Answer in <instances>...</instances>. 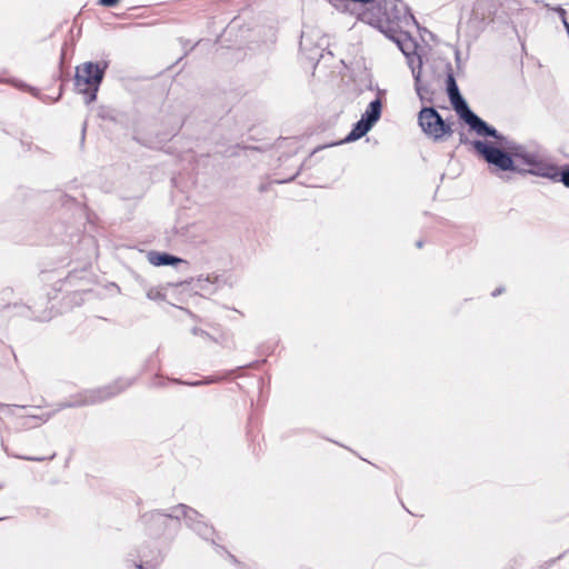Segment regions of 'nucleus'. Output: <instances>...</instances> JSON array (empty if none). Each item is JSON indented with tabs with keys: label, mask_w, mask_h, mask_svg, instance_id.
I'll list each match as a JSON object with an SVG mask.
<instances>
[{
	"label": "nucleus",
	"mask_w": 569,
	"mask_h": 569,
	"mask_svg": "<svg viewBox=\"0 0 569 569\" xmlns=\"http://www.w3.org/2000/svg\"><path fill=\"white\" fill-rule=\"evenodd\" d=\"M399 10L395 0H379L373 10H365L358 13V17L365 23H368L390 38L399 28Z\"/></svg>",
	"instance_id": "f257e3e1"
},
{
	"label": "nucleus",
	"mask_w": 569,
	"mask_h": 569,
	"mask_svg": "<svg viewBox=\"0 0 569 569\" xmlns=\"http://www.w3.org/2000/svg\"><path fill=\"white\" fill-rule=\"evenodd\" d=\"M448 96L451 104L460 118L480 137L500 138L498 131L473 113L461 97L455 79L449 76Z\"/></svg>",
	"instance_id": "f03ea898"
},
{
	"label": "nucleus",
	"mask_w": 569,
	"mask_h": 569,
	"mask_svg": "<svg viewBox=\"0 0 569 569\" xmlns=\"http://www.w3.org/2000/svg\"><path fill=\"white\" fill-rule=\"evenodd\" d=\"M200 515L198 511L184 506L179 505L171 509V512L168 515H164L159 511H151L147 512L142 516V521L152 527V526H162L164 525L169 519H180L183 518L187 522V525L196 530L201 537L208 538V532H211L209 529V526L200 520ZM150 531L152 532V528H150Z\"/></svg>",
	"instance_id": "7ed1b4c3"
},
{
	"label": "nucleus",
	"mask_w": 569,
	"mask_h": 569,
	"mask_svg": "<svg viewBox=\"0 0 569 569\" xmlns=\"http://www.w3.org/2000/svg\"><path fill=\"white\" fill-rule=\"evenodd\" d=\"M472 147L495 170H516L515 157L507 147L499 144L498 139H495V142L475 140L472 141Z\"/></svg>",
	"instance_id": "20e7f679"
},
{
	"label": "nucleus",
	"mask_w": 569,
	"mask_h": 569,
	"mask_svg": "<svg viewBox=\"0 0 569 569\" xmlns=\"http://www.w3.org/2000/svg\"><path fill=\"white\" fill-rule=\"evenodd\" d=\"M107 62H84L76 69V87L79 92L88 96L87 102L96 100L97 92L104 76Z\"/></svg>",
	"instance_id": "39448f33"
},
{
	"label": "nucleus",
	"mask_w": 569,
	"mask_h": 569,
	"mask_svg": "<svg viewBox=\"0 0 569 569\" xmlns=\"http://www.w3.org/2000/svg\"><path fill=\"white\" fill-rule=\"evenodd\" d=\"M419 126L423 133L435 141L451 134L452 130L433 108H422L418 114Z\"/></svg>",
	"instance_id": "423d86ee"
},
{
	"label": "nucleus",
	"mask_w": 569,
	"mask_h": 569,
	"mask_svg": "<svg viewBox=\"0 0 569 569\" xmlns=\"http://www.w3.org/2000/svg\"><path fill=\"white\" fill-rule=\"evenodd\" d=\"M498 136L500 137L497 138L499 144L507 147L515 157V159L528 166L529 169H532L536 166V163L541 161V159L548 154L547 151L541 147L525 146L511 142L508 140L507 137L502 136L499 132Z\"/></svg>",
	"instance_id": "0eeeda50"
},
{
	"label": "nucleus",
	"mask_w": 569,
	"mask_h": 569,
	"mask_svg": "<svg viewBox=\"0 0 569 569\" xmlns=\"http://www.w3.org/2000/svg\"><path fill=\"white\" fill-rule=\"evenodd\" d=\"M381 101L376 99L371 101L361 116V119L353 126L350 133L347 136L346 141H356L366 136L381 116Z\"/></svg>",
	"instance_id": "6e6552de"
},
{
	"label": "nucleus",
	"mask_w": 569,
	"mask_h": 569,
	"mask_svg": "<svg viewBox=\"0 0 569 569\" xmlns=\"http://www.w3.org/2000/svg\"><path fill=\"white\" fill-rule=\"evenodd\" d=\"M527 172L532 176L547 178L552 181H558L559 179V168L549 154L536 163L532 169H528Z\"/></svg>",
	"instance_id": "1a4fd4ad"
},
{
	"label": "nucleus",
	"mask_w": 569,
	"mask_h": 569,
	"mask_svg": "<svg viewBox=\"0 0 569 569\" xmlns=\"http://www.w3.org/2000/svg\"><path fill=\"white\" fill-rule=\"evenodd\" d=\"M116 395V392L110 391V389H98V390H91L83 395V398L81 400H78L70 406H86V405H92L99 401H103L110 397Z\"/></svg>",
	"instance_id": "9d476101"
},
{
	"label": "nucleus",
	"mask_w": 569,
	"mask_h": 569,
	"mask_svg": "<svg viewBox=\"0 0 569 569\" xmlns=\"http://www.w3.org/2000/svg\"><path fill=\"white\" fill-rule=\"evenodd\" d=\"M148 261L156 267L177 264L182 260L164 252L150 251L148 253Z\"/></svg>",
	"instance_id": "9b49d317"
},
{
	"label": "nucleus",
	"mask_w": 569,
	"mask_h": 569,
	"mask_svg": "<svg viewBox=\"0 0 569 569\" xmlns=\"http://www.w3.org/2000/svg\"><path fill=\"white\" fill-rule=\"evenodd\" d=\"M217 280L218 278L216 276L199 277L196 281V288L206 293H212L216 290L214 283Z\"/></svg>",
	"instance_id": "f8f14e48"
},
{
	"label": "nucleus",
	"mask_w": 569,
	"mask_h": 569,
	"mask_svg": "<svg viewBox=\"0 0 569 569\" xmlns=\"http://www.w3.org/2000/svg\"><path fill=\"white\" fill-rule=\"evenodd\" d=\"M345 2H346V8L348 10H350L351 12H353L355 11V7L357 4L366 6V4L375 2V0H345Z\"/></svg>",
	"instance_id": "ddd939ff"
},
{
	"label": "nucleus",
	"mask_w": 569,
	"mask_h": 569,
	"mask_svg": "<svg viewBox=\"0 0 569 569\" xmlns=\"http://www.w3.org/2000/svg\"><path fill=\"white\" fill-rule=\"evenodd\" d=\"M566 187L569 188V167H565L563 169H559V179Z\"/></svg>",
	"instance_id": "4468645a"
},
{
	"label": "nucleus",
	"mask_w": 569,
	"mask_h": 569,
	"mask_svg": "<svg viewBox=\"0 0 569 569\" xmlns=\"http://www.w3.org/2000/svg\"><path fill=\"white\" fill-rule=\"evenodd\" d=\"M147 297L150 299V300H157V299H160L162 297V295L160 293V291L158 290H154V289H150L148 292H147Z\"/></svg>",
	"instance_id": "2eb2a0df"
},
{
	"label": "nucleus",
	"mask_w": 569,
	"mask_h": 569,
	"mask_svg": "<svg viewBox=\"0 0 569 569\" xmlns=\"http://www.w3.org/2000/svg\"><path fill=\"white\" fill-rule=\"evenodd\" d=\"M120 0H99V4L108 8H112L119 3Z\"/></svg>",
	"instance_id": "dca6fc26"
},
{
	"label": "nucleus",
	"mask_w": 569,
	"mask_h": 569,
	"mask_svg": "<svg viewBox=\"0 0 569 569\" xmlns=\"http://www.w3.org/2000/svg\"><path fill=\"white\" fill-rule=\"evenodd\" d=\"M557 11L559 13V17L561 18V21L563 22V19H567L566 18V10L562 9V8H559Z\"/></svg>",
	"instance_id": "f3484780"
},
{
	"label": "nucleus",
	"mask_w": 569,
	"mask_h": 569,
	"mask_svg": "<svg viewBox=\"0 0 569 569\" xmlns=\"http://www.w3.org/2000/svg\"><path fill=\"white\" fill-rule=\"evenodd\" d=\"M0 411L11 412V411H12V408H10V407H8V406H4V405H0Z\"/></svg>",
	"instance_id": "a211bd4d"
},
{
	"label": "nucleus",
	"mask_w": 569,
	"mask_h": 569,
	"mask_svg": "<svg viewBox=\"0 0 569 569\" xmlns=\"http://www.w3.org/2000/svg\"><path fill=\"white\" fill-rule=\"evenodd\" d=\"M209 529L211 530V532H208V538L203 537L204 539H211V541H214V538H212L214 536V531L212 528L209 527Z\"/></svg>",
	"instance_id": "6ab92c4d"
},
{
	"label": "nucleus",
	"mask_w": 569,
	"mask_h": 569,
	"mask_svg": "<svg viewBox=\"0 0 569 569\" xmlns=\"http://www.w3.org/2000/svg\"><path fill=\"white\" fill-rule=\"evenodd\" d=\"M563 26H565L568 37H569V22L567 21V19H563Z\"/></svg>",
	"instance_id": "aec40b11"
},
{
	"label": "nucleus",
	"mask_w": 569,
	"mask_h": 569,
	"mask_svg": "<svg viewBox=\"0 0 569 569\" xmlns=\"http://www.w3.org/2000/svg\"><path fill=\"white\" fill-rule=\"evenodd\" d=\"M136 567L138 569H147V566H144L142 562L136 563Z\"/></svg>",
	"instance_id": "412c9836"
},
{
	"label": "nucleus",
	"mask_w": 569,
	"mask_h": 569,
	"mask_svg": "<svg viewBox=\"0 0 569 569\" xmlns=\"http://www.w3.org/2000/svg\"><path fill=\"white\" fill-rule=\"evenodd\" d=\"M499 293H501V290H500V289L496 290V291L492 293V296H497V295H499Z\"/></svg>",
	"instance_id": "4be33fe9"
},
{
	"label": "nucleus",
	"mask_w": 569,
	"mask_h": 569,
	"mask_svg": "<svg viewBox=\"0 0 569 569\" xmlns=\"http://www.w3.org/2000/svg\"><path fill=\"white\" fill-rule=\"evenodd\" d=\"M400 49H401V51H402L405 54H408V52L406 51V49H405L402 46H400Z\"/></svg>",
	"instance_id": "5701e85b"
},
{
	"label": "nucleus",
	"mask_w": 569,
	"mask_h": 569,
	"mask_svg": "<svg viewBox=\"0 0 569 569\" xmlns=\"http://www.w3.org/2000/svg\"><path fill=\"white\" fill-rule=\"evenodd\" d=\"M415 78H416V81H418L419 80V73L416 74Z\"/></svg>",
	"instance_id": "b1692460"
},
{
	"label": "nucleus",
	"mask_w": 569,
	"mask_h": 569,
	"mask_svg": "<svg viewBox=\"0 0 569 569\" xmlns=\"http://www.w3.org/2000/svg\"><path fill=\"white\" fill-rule=\"evenodd\" d=\"M416 89H417L418 94L420 96V88L417 87Z\"/></svg>",
	"instance_id": "393cba45"
}]
</instances>
